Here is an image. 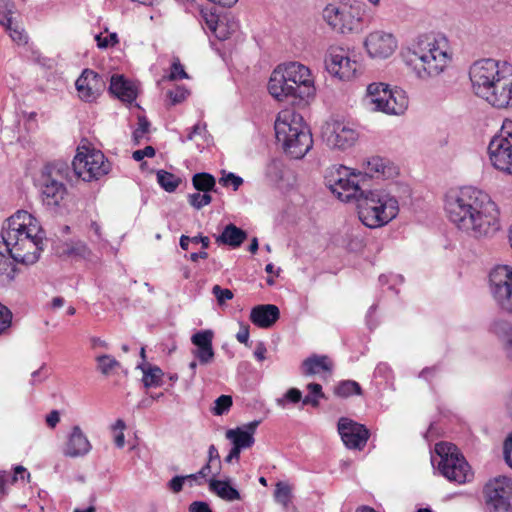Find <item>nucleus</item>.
<instances>
[{
    "label": "nucleus",
    "mask_w": 512,
    "mask_h": 512,
    "mask_svg": "<svg viewBox=\"0 0 512 512\" xmlns=\"http://www.w3.org/2000/svg\"><path fill=\"white\" fill-rule=\"evenodd\" d=\"M360 176L345 166L332 167L325 175V184L341 201H356L359 219L366 227H383L397 217L398 200L384 189H366Z\"/></svg>",
    "instance_id": "f257e3e1"
},
{
    "label": "nucleus",
    "mask_w": 512,
    "mask_h": 512,
    "mask_svg": "<svg viewBox=\"0 0 512 512\" xmlns=\"http://www.w3.org/2000/svg\"><path fill=\"white\" fill-rule=\"evenodd\" d=\"M45 232L40 222L28 211L18 210L3 224L0 233V286L9 285L16 268L10 261L34 264L43 251Z\"/></svg>",
    "instance_id": "f03ea898"
},
{
    "label": "nucleus",
    "mask_w": 512,
    "mask_h": 512,
    "mask_svg": "<svg viewBox=\"0 0 512 512\" xmlns=\"http://www.w3.org/2000/svg\"><path fill=\"white\" fill-rule=\"evenodd\" d=\"M445 211L459 230L475 238L491 236L500 229L496 203L486 192L472 186L450 191Z\"/></svg>",
    "instance_id": "7ed1b4c3"
},
{
    "label": "nucleus",
    "mask_w": 512,
    "mask_h": 512,
    "mask_svg": "<svg viewBox=\"0 0 512 512\" xmlns=\"http://www.w3.org/2000/svg\"><path fill=\"white\" fill-rule=\"evenodd\" d=\"M474 94L498 110H512V65L481 59L469 69Z\"/></svg>",
    "instance_id": "20e7f679"
},
{
    "label": "nucleus",
    "mask_w": 512,
    "mask_h": 512,
    "mask_svg": "<svg viewBox=\"0 0 512 512\" xmlns=\"http://www.w3.org/2000/svg\"><path fill=\"white\" fill-rule=\"evenodd\" d=\"M451 58L448 40L440 34L419 36L404 56L405 63L422 81L440 76L450 65Z\"/></svg>",
    "instance_id": "39448f33"
},
{
    "label": "nucleus",
    "mask_w": 512,
    "mask_h": 512,
    "mask_svg": "<svg viewBox=\"0 0 512 512\" xmlns=\"http://www.w3.org/2000/svg\"><path fill=\"white\" fill-rule=\"evenodd\" d=\"M268 90L279 101L292 99L293 102H307L316 92L311 70L300 62L278 65L270 76Z\"/></svg>",
    "instance_id": "423d86ee"
},
{
    "label": "nucleus",
    "mask_w": 512,
    "mask_h": 512,
    "mask_svg": "<svg viewBox=\"0 0 512 512\" xmlns=\"http://www.w3.org/2000/svg\"><path fill=\"white\" fill-rule=\"evenodd\" d=\"M275 135L284 152L294 159L303 158L313 146L312 135L303 117L291 109L278 113Z\"/></svg>",
    "instance_id": "0eeeda50"
},
{
    "label": "nucleus",
    "mask_w": 512,
    "mask_h": 512,
    "mask_svg": "<svg viewBox=\"0 0 512 512\" xmlns=\"http://www.w3.org/2000/svg\"><path fill=\"white\" fill-rule=\"evenodd\" d=\"M365 12L366 5L360 1L330 3L322 17L333 31L346 35L362 31Z\"/></svg>",
    "instance_id": "6e6552de"
},
{
    "label": "nucleus",
    "mask_w": 512,
    "mask_h": 512,
    "mask_svg": "<svg viewBox=\"0 0 512 512\" xmlns=\"http://www.w3.org/2000/svg\"><path fill=\"white\" fill-rule=\"evenodd\" d=\"M434 452L431 461L448 481L464 484L473 479L469 463L454 444L439 442L435 445Z\"/></svg>",
    "instance_id": "1a4fd4ad"
},
{
    "label": "nucleus",
    "mask_w": 512,
    "mask_h": 512,
    "mask_svg": "<svg viewBox=\"0 0 512 512\" xmlns=\"http://www.w3.org/2000/svg\"><path fill=\"white\" fill-rule=\"evenodd\" d=\"M70 166L65 162H55L45 165L36 179L43 204L49 208L60 205L67 190L63 183L69 179Z\"/></svg>",
    "instance_id": "9d476101"
},
{
    "label": "nucleus",
    "mask_w": 512,
    "mask_h": 512,
    "mask_svg": "<svg viewBox=\"0 0 512 512\" xmlns=\"http://www.w3.org/2000/svg\"><path fill=\"white\" fill-rule=\"evenodd\" d=\"M366 101L374 111L401 115L408 108V97L402 89H389L384 83H372L367 87Z\"/></svg>",
    "instance_id": "9b49d317"
},
{
    "label": "nucleus",
    "mask_w": 512,
    "mask_h": 512,
    "mask_svg": "<svg viewBox=\"0 0 512 512\" xmlns=\"http://www.w3.org/2000/svg\"><path fill=\"white\" fill-rule=\"evenodd\" d=\"M111 169L105 155L97 149L78 148L72 162V170L78 178L90 182L107 175Z\"/></svg>",
    "instance_id": "f8f14e48"
},
{
    "label": "nucleus",
    "mask_w": 512,
    "mask_h": 512,
    "mask_svg": "<svg viewBox=\"0 0 512 512\" xmlns=\"http://www.w3.org/2000/svg\"><path fill=\"white\" fill-rule=\"evenodd\" d=\"M488 155L495 169L512 175V120L506 119L499 134L490 140Z\"/></svg>",
    "instance_id": "ddd939ff"
},
{
    "label": "nucleus",
    "mask_w": 512,
    "mask_h": 512,
    "mask_svg": "<svg viewBox=\"0 0 512 512\" xmlns=\"http://www.w3.org/2000/svg\"><path fill=\"white\" fill-rule=\"evenodd\" d=\"M325 69L340 80H351L359 68L358 62L351 57V52L343 46L332 45L325 54Z\"/></svg>",
    "instance_id": "4468645a"
},
{
    "label": "nucleus",
    "mask_w": 512,
    "mask_h": 512,
    "mask_svg": "<svg viewBox=\"0 0 512 512\" xmlns=\"http://www.w3.org/2000/svg\"><path fill=\"white\" fill-rule=\"evenodd\" d=\"M489 512H512V479L497 476L489 480L484 487Z\"/></svg>",
    "instance_id": "2eb2a0df"
},
{
    "label": "nucleus",
    "mask_w": 512,
    "mask_h": 512,
    "mask_svg": "<svg viewBox=\"0 0 512 512\" xmlns=\"http://www.w3.org/2000/svg\"><path fill=\"white\" fill-rule=\"evenodd\" d=\"M490 288L498 307L512 314V266L499 265L490 272Z\"/></svg>",
    "instance_id": "dca6fc26"
},
{
    "label": "nucleus",
    "mask_w": 512,
    "mask_h": 512,
    "mask_svg": "<svg viewBox=\"0 0 512 512\" xmlns=\"http://www.w3.org/2000/svg\"><path fill=\"white\" fill-rule=\"evenodd\" d=\"M357 130L345 121L330 120L322 127V138L333 149L346 150L358 140Z\"/></svg>",
    "instance_id": "f3484780"
},
{
    "label": "nucleus",
    "mask_w": 512,
    "mask_h": 512,
    "mask_svg": "<svg viewBox=\"0 0 512 512\" xmlns=\"http://www.w3.org/2000/svg\"><path fill=\"white\" fill-rule=\"evenodd\" d=\"M363 46L370 58L385 60L395 53L398 42L392 33L374 30L366 35Z\"/></svg>",
    "instance_id": "a211bd4d"
},
{
    "label": "nucleus",
    "mask_w": 512,
    "mask_h": 512,
    "mask_svg": "<svg viewBox=\"0 0 512 512\" xmlns=\"http://www.w3.org/2000/svg\"><path fill=\"white\" fill-rule=\"evenodd\" d=\"M338 433L344 445L351 450H363L370 437L369 430L363 424L347 417L339 419Z\"/></svg>",
    "instance_id": "6ab92c4d"
},
{
    "label": "nucleus",
    "mask_w": 512,
    "mask_h": 512,
    "mask_svg": "<svg viewBox=\"0 0 512 512\" xmlns=\"http://www.w3.org/2000/svg\"><path fill=\"white\" fill-rule=\"evenodd\" d=\"M78 95L85 102L95 101L105 88V81L96 72L85 69L75 82Z\"/></svg>",
    "instance_id": "aec40b11"
},
{
    "label": "nucleus",
    "mask_w": 512,
    "mask_h": 512,
    "mask_svg": "<svg viewBox=\"0 0 512 512\" xmlns=\"http://www.w3.org/2000/svg\"><path fill=\"white\" fill-rule=\"evenodd\" d=\"M213 337L212 330L198 331L191 337V342L195 346L191 353L201 365H208L214 360Z\"/></svg>",
    "instance_id": "412c9836"
},
{
    "label": "nucleus",
    "mask_w": 512,
    "mask_h": 512,
    "mask_svg": "<svg viewBox=\"0 0 512 512\" xmlns=\"http://www.w3.org/2000/svg\"><path fill=\"white\" fill-rule=\"evenodd\" d=\"M92 445L79 426H73L63 447L66 457L76 458L87 455Z\"/></svg>",
    "instance_id": "4be33fe9"
},
{
    "label": "nucleus",
    "mask_w": 512,
    "mask_h": 512,
    "mask_svg": "<svg viewBox=\"0 0 512 512\" xmlns=\"http://www.w3.org/2000/svg\"><path fill=\"white\" fill-rule=\"evenodd\" d=\"M364 174L359 172L361 176L359 179L365 187V176L376 177V178H392L398 174V169L389 160L381 157H372L368 159L364 164Z\"/></svg>",
    "instance_id": "5701e85b"
},
{
    "label": "nucleus",
    "mask_w": 512,
    "mask_h": 512,
    "mask_svg": "<svg viewBox=\"0 0 512 512\" xmlns=\"http://www.w3.org/2000/svg\"><path fill=\"white\" fill-rule=\"evenodd\" d=\"M260 424V420H254L243 427L229 429L226 431V438L240 449L250 448L254 442V433Z\"/></svg>",
    "instance_id": "b1692460"
},
{
    "label": "nucleus",
    "mask_w": 512,
    "mask_h": 512,
    "mask_svg": "<svg viewBox=\"0 0 512 512\" xmlns=\"http://www.w3.org/2000/svg\"><path fill=\"white\" fill-rule=\"evenodd\" d=\"M280 317L279 308L273 304H261L252 308L250 320L260 328L271 327Z\"/></svg>",
    "instance_id": "393cba45"
},
{
    "label": "nucleus",
    "mask_w": 512,
    "mask_h": 512,
    "mask_svg": "<svg viewBox=\"0 0 512 512\" xmlns=\"http://www.w3.org/2000/svg\"><path fill=\"white\" fill-rule=\"evenodd\" d=\"M109 90L123 102L132 103L137 97L135 85L119 74L111 77Z\"/></svg>",
    "instance_id": "a878e982"
},
{
    "label": "nucleus",
    "mask_w": 512,
    "mask_h": 512,
    "mask_svg": "<svg viewBox=\"0 0 512 512\" xmlns=\"http://www.w3.org/2000/svg\"><path fill=\"white\" fill-rule=\"evenodd\" d=\"M209 489L225 501L232 502L241 499L240 493L231 486L229 480H216L212 478L209 480Z\"/></svg>",
    "instance_id": "bb28decb"
},
{
    "label": "nucleus",
    "mask_w": 512,
    "mask_h": 512,
    "mask_svg": "<svg viewBox=\"0 0 512 512\" xmlns=\"http://www.w3.org/2000/svg\"><path fill=\"white\" fill-rule=\"evenodd\" d=\"M246 238L247 234L244 230L238 228L234 224H229L216 238V242L219 244L229 245L231 247H239Z\"/></svg>",
    "instance_id": "cd10ccee"
},
{
    "label": "nucleus",
    "mask_w": 512,
    "mask_h": 512,
    "mask_svg": "<svg viewBox=\"0 0 512 512\" xmlns=\"http://www.w3.org/2000/svg\"><path fill=\"white\" fill-rule=\"evenodd\" d=\"M331 364L328 362L327 356L313 355L305 359L302 363V371L304 375L311 376L321 371H330Z\"/></svg>",
    "instance_id": "c85d7f7f"
},
{
    "label": "nucleus",
    "mask_w": 512,
    "mask_h": 512,
    "mask_svg": "<svg viewBox=\"0 0 512 512\" xmlns=\"http://www.w3.org/2000/svg\"><path fill=\"white\" fill-rule=\"evenodd\" d=\"M491 331L505 343L507 356L512 361V325L506 321H495Z\"/></svg>",
    "instance_id": "c756f323"
},
{
    "label": "nucleus",
    "mask_w": 512,
    "mask_h": 512,
    "mask_svg": "<svg viewBox=\"0 0 512 512\" xmlns=\"http://www.w3.org/2000/svg\"><path fill=\"white\" fill-rule=\"evenodd\" d=\"M193 187L199 192H210L215 190V178L206 172L196 173L192 177Z\"/></svg>",
    "instance_id": "7c9ffc66"
},
{
    "label": "nucleus",
    "mask_w": 512,
    "mask_h": 512,
    "mask_svg": "<svg viewBox=\"0 0 512 512\" xmlns=\"http://www.w3.org/2000/svg\"><path fill=\"white\" fill-rule=\"evenodd\" d=\"M274 500L287 510L292 500V489L285 482H278L275 485Z\"/></svg>",
    "instance_id": "2f4dec72"
},
{
    "label": "nucleus",
    "mask_w": 512,
    "mask_h": 512,
    "mask_svg": "<svg viewBox=\"0 0 512 512\" xmlns=\"http://www.w3.org/2000/svg\"><path fill=\"white\" fill-rule=\"evenodd\" d=\"M138 368H141L143 370L142 381L145 387L149 388L160 386L163 372L159 367H149L146 370L141 365H139Z\"/></svg>",
    "instance_id": "473e14b6"
},
{
    "label": "nucleus",
    "mask_w": 512,
    "mask_h": 512,
    "mask_svg": "<svg viewBox=\"0 0 512 512\" xmlns=\"http://www.w3.org/2000/svg\"><path fill=\"white\" fill-rule=\"evenodd\" d=\"M157 181L167 192H174L181 182L179 177L164 170H159L157 172Z\"/></svg>",
    "instance_id": "72a5a7b5"
},
{
    "label": "nucleus",
    "mask_w": 512,
    "mask_h": 512,
    "mask_svg": "<svg viewBox=\"0 0 512 512\" xmlns=\"http://www.w3.org/2000/svg\"><path fill=\"white\" fill-rule=\"evenodd\" d=\"M334 392L337 396L346 398L352 395H360L362 390L358 382L345 380L335 387Z\"/></svg>",
    "instance_id": "f704fd0d"
},
{
    "label": "nucleus",
    "mask_w": 512,
    "mask_h": 512,
    "mask_svg": "<svg viewBox=\"0 0 512 512\" xmlns=\"http://www.w3.org/2000/svg\"><path fill=\"white\" fill-rule=\"evenodd\" d=\"M97 361V369L103 375H109L116 368L120 367L119 361H117L113 356L104 354L100 355L96 358Z\"/></svg>",
    "instance_id": "c9c22d12"
},
{
    "label": "nucleus",
    "mask_w": 512,
    "mask_h": 512,
    "mask_svg": "<svg viewBox=\"0 0 512 512\" xmlns=\"http://www.w3.org/2000/svg\"><path fill=\"white\" fill-rule=\"evenodd\" d=\"M15 12V3L12 0H0V25H10Z\"/></svg>",
    "instance_id": "e433bc0d"
},
{
    "label": "nucleus",
    "mask_w": 512,
    "mask_h": 512,
    "mask_svg": "<svg viewBox=\"0 0 512 512\" xmlns=\"http://www.w3.org/2000/svg\"><path fill=\"white\" fill-rule=\"evenodd\" d=\"M233 404L232 397L230 395H221L214 401V406L211 412L216 416L226 414Z\"/></svg>",
    "instance_id": "4c0bfd02"
},
{
    "label": "nucleus",
    "mask_w": 512,
    "mask_h": 512,
    "mask_svg": "<svg viewBox=\"0 0 512 512\" xmlns=\"http://www.w3.org/2000/svg\"><path fill=\"white\" fill-rule=\"evenodd\" d=\"M211 201L212 197L208 192H203V194L196 192L188 195V203L197 210L209 205Z\"/></svg>",
    "instance_id": "58836bf2"
},
{
    "label": "nucleus",
    "mask_w": 512,
    "mask_h": 512,
    "mask_svg": "<svg viewBox=\"0 0 512 512\" xmlns=\"http://www.w3.org/2000/svg\"><path fill=\"white\" fill-rule=\"evenodd\" d=\"M6 31L9 32L12 40L18 44H25L27 42V35L24 30L18 25L14 24L13 20L10 21V25H3Z\"/></svg>",
    "instance_id": "ea45409f"
},
{
    "label": "nucleus",
    "mask_w": 512,
    "mask_h": 512,
    "mask_svg": "<svg viewBox=\"0 0 512 512\" xmlns=\"http://www.w3.org/2000/svg\"><path fill=\"white\" fill-rule=\"evenodd\" d=\"M11 310L0 303V335L6 334L12 324Z\"/></svg>",
    "instance_id": "a19ab883"
},
{
    "label": "nucleus",
    "mask_w": 512,
    "mask_h": 512,
    "mask_svg": "<svg viewBox=\"0 0 512 512\" xmlns=\"http://www.w3.org/2000/svg\"><path fill=\"white\" fill-rule=\"evenodd\" d=\"M149 128V121L144 116L139 117L138 127L133 132V138L136 144H139L140 141L146 136V134L149 132Z\"/></svg>",
    "instance_id": "79ce46f5"
},
{
    "label": "nucleus",
    "mask_w": 512,
    "mask_h": 512,
    "mask_svg": "<svg viewBox=\"0 0 512 512\" xmlns=\"http://www.w3.org/2000/svg\"><path fill=\"white\" fill-rule=\"evenodd\" d=\"M212 294L217 299L219 305H223L226 301L233 298V292L230 289L222 288L220 285H214L212 288Z\"/></svg>",
    "instance_id": "37998d69"
},
{
    "label": "nucleus",
    "mask_w": 512,
    "mask_h": 512,
    "mask_svg": "<svg viewBox=\"0 0 512 512\" xmlns=\"http://www.w3.org/2000/svg\"><path fill=\"white\" fill-rule=\"evenodd\" d=\"M66 253L68 255H75L80 257H86L90 254V250L87 245L81 241L73 243L67 247Z\"/></svg>",
    "instance_id": "c03bdc74"
},
{
    "label": "nucleus",
    "mask_w": 512,
    "mask_h": 512,
    "mask_svg": "<svg viewBox=\"0 0 512 512\" xmlns=\"http://www.w3.org/2000/svg\"><path fill=\"white\" fill-rule=\"evenodd\" d=\"M219 183L225 187L232 186L234 190H237L243 183V179L236 176L234 173L224 174L220 179Z\"/></svg>",
    "instance_id": "a18cd8bd"
},
{
    "label": "nucleus",
    "mask_w": 512,
    "mask_h": 512,
    "mask_svg": "<svg viewBox=\"0 0 512 512\" xmlns=\"http://www.w3.org/2000/svg\"><path fill=\"white\" fill-rule=\"evenodd\" d=\"M188 78L187 73L184 70L183 65L180 63L179 59H174L172 66H171V72L169 75L170 80H178V79H186Z\"/></svg>",
    "instance_id": "49530a36"
},
{
    "label": "nucleus",
    "mask_w": 512,
    "mask_h": 512,
    "mask_svg": "<svg viewBox=\"0 0 512 512\" xmlns=\"http://www.w3.org/2000/svg\"><path fill=\"white\" fill-rule=\"evenodd\" d=\"M188 95V91L184 87H176L174 90H169L167 92V96L171 100V103L173 105L181 103L183 100L186 99Z\"/></svg>",
    "instance_id": "de8ad7c7"
},
{
    "label": "nucleus",
    "mask_w": 512,
    "mask_h": 512,
    "mask_svg": "<svg viewBox=\"0 0 512 512\" xmlns=\"http://www.w3.org/2000/svg\"><path fill=\"white\" fill-rule=\"evenodd\" d=\"M97 45L99 48H107L110 45H114L118 42L117 34L112 33L109 36L102 37L100 34L95 36Z\"/></svg>",
    "instance_id": "09e8293b"
},
{
    "label": "nucleus",
    "mask_w": 512,
    "mask_h": 512,
    "mask_svg": "<svg viewBox=\"0 0 512 512\" xmlns=\"http://www.w3.org/2000/svg\"><path fill=\"white\" fill-rule=\"evenodd\" d=\"M155 149L152 146H146L144 149H139L133 152L132 157L136 161H141L144 157H153Z\"/></svg>",
    "instance_id": "8fccbe9b"
},
{
    "label": "nucleus",
    "mask_w": 512,
    "mask_h": 512,
    "mask_svg": "<svg viewBox=\"0 0 512 512\" xmlns=\"http://www.w3.org/2000/svg\"><path fill=\"white\" fill-rule=\"evenodd\" d=\"M210 30L220 40H225L228 37V33L226 32V25L224 22H216L215 25H210Z\"/></svg>",
    "instance_id": "3c124183"
},
{
    "label": "nucleus",
    "mask_w": 512,
    "mask_h": 512,
    "mask_svg": "<svg viewBox=\"0 0 512 512\" xmlns=\"http://www.w3.org/2000/svg\"><path fill=\"white\" fill-rule=\"evenodd\" d=\"M503 454L506 463L512 469V434L504 442Z\"/></svg>",
    "instance_id": "603ef678"
},
{
    "label": "nucleus",
    "mask_w": 512,
    "mask_h": 512,
    "mask_svg": "<svg viewBox=\"0 0 512 512\" xmlns=\"http://www.w3.org/2000/svg\"><path fill=\"white\" fill-rule=\"evenodd\" d=\"M184 476H175L168 482L169 489L174 493H179L184 485Z\"/></svg>",
    "instance_id": "864d4df0"
},
{
    "label": "nucleus",
    "mask_w": 512,
    "mask_h": 512,
    "mask_svg": "<svg viewBox=\"0 0 512 512\" xmlns=\"http://www.w3.org/2000/svg\"><path fill=\"white\" fill-rule=\"evenodd\" d=\"M236 339L245 345H248L249 341V326L241 325L239 331L236 334Z\"/></svg>",
    "instance_id": "5fc2aeb1"
},
{
    "label": "nucleus",
    "mask_w": 512,
    "mask_h": 512,
    "mask_svg": "<svg viewBox=\"0 0 512 512\" xmlns=\"http://www.w3.org/2000/svg\"><path fill=\"white\" fill-rule=\"evenodd\" d=\"M46 424L48 425V427L50 428H55L56 425L59 423L60 421V415H59V412L57 410H53L51 411L47 416H46Z\"/></svg>",
    "instance_id": "6e6d98bb"
},
{
    "label": "nucleus",
    "mask_w": 512,
    "mask_h": 512,
    "mask_svg": "<svg viewBox=\"0 0 512 512\" xmlns=\"http://www.w3.org/2000/svg\"><path fill=\"white\" fill-rule=\"evenodd\" d=\"M285 398L293 403H298L301 398H302V394H301V391L297 388H290L286 394H285Z\"/></svg>",
    "instance_id": "4d7b16f0"
},
{
    "label": "nucleus",
    "mask_w": 512,
    "mask_h": 512,
    "mask_svg": "<svg viewBox=\"0 0 512 512\" xmlns=\"http://www.w3.org/2000/svg\"><path fill=\"white\" fill-rule=\"evenodd\" d=\"M190 512H212V510L207 503L196 501L190 505Z\"/></svg>",
    "instance_id": "13d9d810"
},
{
    "label": "nucleus",
    "mask_w": 512,
    "mask_h": 512,
    "mask_svg": "<svg viewBox=\"0 0 512 512\" xmlns=\"http://www.w3.org/2000/svg\"><path fill=\"white\" fill-rule=\"evenodd\" d=\"M266 352H267V349H266L264 343L259 342L254 350V356L256 357V359L258 361H263L266 358V356H265Z\"/></svg>",
    "instance_id": "bf43d9fd"
},
{
    "label": "nucleus",
    "mask_w": 512,
    "mask_h": 512,
    "mask_svg": "<svg viewBox=\"0 0 512 512\" xmlns=\"http://www.w3.org/2000/svg\"><path fill=\"white\" fill-rule=\"evenodd\" d=\"M308 390L312 395L317 398H323L324 394L322 392V386L318 383H310L307 385Z\"/></svg>",
    "instance_id": "052dcab7"
},
{
    "label": "nucleus",
    "mask_w": 512,
    "mask_h": 512,
    "mask_svg": "<svg viewBox=\"0 0 512 512\" xmlns=\"http://www.w3.org/2000/svg\"><path fill=\"white\" fill-rule=\"evenodd\" d=\"M214 460H217L218 462H220L219 452H218V449L215 447V445H210L208 448V462L207 463L211 464Z\"/></svg>",
    "instance_id": "680f3d73"
},
{
    "label": "nucleus",
    "mask_w": 512,
    "mask_h": 512,
    "mask_svg": "<svg viewBox=\"0 0 512 512\" xmlns=\"http://www.w3.org/2000/svg\"><path fill=\"white\" fill-rule=\"evenodd\" d=\"M241 450L240 448L236 447L233 445V448L230 450L229 454L227 455V457L225 458V461L230 463L232 462L233 460H239L240 458V453H241Z\"/></svg>",
    "instance_id": "e2e57ef3"
},
{
    "label": "nucleus",
    "mask_w": 512,
    "mask_h": 512,
    "mask_svg": "<svg viewBox=\"0 0 512 512\" xmlns=\"http://www.w3.org/2000/svg\"><path fill=\"white\" fill-rule=\"evenodd\" d=\"M191 243H194V244L201 243L202 247L204 249H206L209 247L210 240L207 236L198 235V236H194L191 238Z\"/></svg>",
    "instance_id": "0e129e2a"
},
{
    "label": "nucleus",
    "mask_w": 512,
    "mask_h": 512,
    "mask_svg": "<svg viewBox=\"0 0 512 512\" xmlns=\"http://www.w3.org/2000/svg\"><path fill=\"white\" fill-rule=\"evenodd\" d=\"M204 129H205V125L195 124L193 126L191 132L187 136L188 140H192L195 135H200Z\"/></svg>",
    "instance_id": "69168bd1"
},
{
    "label": "nucleus",
    "mask_w": 512,
    "mask_h": 512,
    "mask_svg": "<svg viewBox=\"0 0 512 512\" xmlns=\"http://www.w3.org/2000/svg\"><path fill=\"white\" fill-rule=\"evenodd\" d=\"M64 304H65V299L63 297L57 296L52 299L51 308L59 309V308L63 307Z\"/></svg>",
    "instance_id": "338daca9"
},
{
    "label": "nucleus",
    "mask_w": 512,
    "mask_h": 512,
    "mask_svg": "<svg viewBox=\"0 0 512 512\" xmlns=\"http://www.w3.org/2000/svg\"><path fill=\"white\" fill-rule=\"evenodd\" d=\"M90 341H91V345L93 348H97V347L107 348L108 347V344L106 343V341L102 340L99 337H92L90 339Z\"/></svg>",
    "instance_id": "774afa93"
}]
</instances>
